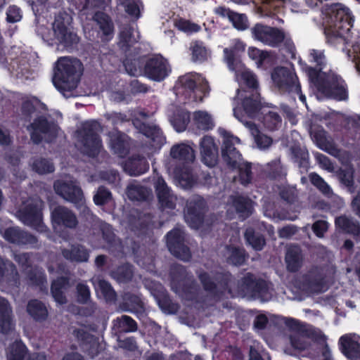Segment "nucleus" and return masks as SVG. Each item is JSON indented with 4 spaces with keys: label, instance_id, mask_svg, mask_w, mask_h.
Instances as JSON below:
<instances>
[{
    "label": "nucleus",
    "instance_id": "1",
    "mask_svg": "<svg viewBox=\"0 0 360 360\" xmlns=\"http://www.w3.org/2000/svg\"><path fill=\"white\" fill-rule=\"evenodd\" d=\"M309 61L316 63V67H307L306 72L311 84L324 96L338 101H347L349 98L347 85L345 81L333 72H323L326 64L324 51L310 50Z\"/></svg>",
    "mask_w": 360,
    "mask_h": 360
},
{
    "label": "nucleus",
    "instance_id": "2",
    "mask_svg": "<svg viewBox=\"0 0 360 360\" xmlns=\"http://www.w3.org/2000/svg\"><path fill=\"white\" fill-rule=\"evenodd\" d=\"M323 26L328 44H348L352 37L354 16L350 9L340 3L326 4L321 8Z\"/></svg>",
    "mask_w": 360,
    "mask_h": 360
},
{
    "label": "nucleus",
    "instance_id": "3",
    "mask_svg": "<svg viewBox=\"0 0 360 360\" xmlns=\"http://www.w3.org/2000/svg\"><path fill=\"white\" fill-rule=\"evenodd\" d=\"M31 141L35 145L42 142L53 143L59 135L60 127L57 120L49 114L37 115L25 126Z\"/></svg>",
    "mask_w": 360,
    "mask_h": 360
},
{
    "label": "nucleus",
    "instance_id": "4",
    "mask_svg": "<svg viewBox=\"0 0 360 360\" xmlns=\"http://www.w3.org/2000/svg\"><path fill=\"white\" fill-rule=\"evenodd\" d=\"M83 70V64L79 59L60 58L54 71L53 84L56 86L65 85L70 88L76 87L80 81Z\"/></svg>",
    "mask_w": 360,
    "mask_h": 360
},
{
    "label": "nucleus",
    "instance_id": "5",
    "mask_svg": "<svg viewBox=\"0 0 360 360\" xmlns=\"http://www.w3.org/2000/svg\"><path fill=\"white\" fill-rule=\"evenodd\" d=\"M285 326L290 330L289 340L292 347L297 350L307 349L311 346V341L321 336V333L315 328L303 324L298 320L292 318H283Z\"/></svg>",
    "mask_w": 360,
    "mask_h": 360
},
{
    "label": "nucleus",
    "instance_id": "6",
    "mask_svg": "<svg viewBox=\"0 0 360 360\" xmlns=\"http://www.w3.org/2000/svg\"><path fill=\"white\" fill-rule=\"evenodd\" d=\"M101 129L99 122L92 120L85 122L77 131L79 141L83 153L88 158H97L103 149L102 139L98 134Z\"/></svg>",
    "mask_w": 360,
    "mask_h": 360
},
{
    "label": "nucleus",
    "instance_id": "7",
    "mask_svg": "<svg viewBox=\"0 0 360 360\" xmlns=\"http://www.w3.org/2000/svg\"><path fill=\"white\" fill-rule=\"evenodd\" d=\"M42 207L43 202L39 198L30 199L19 209L18 217L25 224L43 232L45 231V226L41 221Z\"/></svg>",
    "mask_w": 360,
    "mask_h": 360
},
{
    "label": "nucleus",
    "instance_id": "8",
    "mask_svg": "<svg viewBox=\"0 0 360 360\" xmlns=\"http://www.w3.org/2000/svg\"><path fill=\"white\" fill-rule=\"evenodd\" d=\"M170 69L167 59L160 54L144 56L143 75L154 82L163 81L169 74Z\"/></svg>",
    "mask_w": 360,
    "mask_h": 360
},
{
    "label": "nucleus",
    "instance_id": "9",
    "mask_svg": "<svg viewBox=\"0 0 360 360\" xmlns=\"http://www.w3.org/2000/svg\"><path fill=\"white\" fill-rule=\"evenodd\" d=\"M264 110L260 94L255 91L251 92L249 95L244 97L241 102V108H235L233 109V115L238 120L246 124L245 116L255 119Z\"/></svg>",
    "mask_w": 360,
    "mask_h": 360
},
{
    "label": "nucleus",
    "instance_id": "10",
    "mask_svg": "<svg viewBox=\"0 0 360 360\" xmlns=\"http://www.w3.org/2000/svg\"><path fill=\"white\" fill-rule=\"evenodd\" d=\"M54 190L57 194L65 200L75 203L77 207L85 210V201L81 188L71 178L57 180L54 183Z\"/></svg>",
    "mask_w": 360,
    "mask_h": 360
},
{
    "label": "nucleus",
    "instance_id": "11",
    "mask_svg": "<svg viewBox=\"0 0 360 360\" xmlns=\"http://www.w3.org/2000/svg\"><path fill=\"white\" fill-rule=\"evenodd\" d=\"M271 79L276 86L282 92L299 94L301 86L295 74L285 67H277L271 73Z\"/></svg>",
    "mask_w": 360,
    "mask_h": 360
},
{
    "label": "nucleus",
    "instance_id": "12",
    "mask_svg": "<svg viewBox=\"0 0 360 360\" xmlns=\"http://www.w3.org/2000/svg\"><path fill=\"white\" fill-rule=\"evenodd\" d=\"M141 133L149 139L148 143L143 147V151L148 158L157 153L165 143L166 138L161 129L155 125L142 123L139 129Z\"/></svg>",
    "mask_w": 360,
    "mask_h": 360
},
{
    "label": "nucleus",
    "instance_id": "13",
    "mask_svg": "<svg viewBox=\"0 0 360 360\" xmlns=\"http://www.w3.org/2000/svg\"><path fill=\"white\" fill-rule=\"evenodd\" d=\"M53 30L55 38L68 51L72 50L79 42L77 34L70 30L68 23L61 15L56 17Z\"/></svg>",
    "mask_w": 360,
    "mask_h": 360
},
{
    "label": "nucleus",
    "instance_id": "14",
    "mask_svg": "<svg viewBox=\"0 0 360 360\" xmlns=\"http://www.w3.org/2000/svg\"><path fill=\"white\" fill-rule=\"evenodd\" d=\"M238 294L242 296H258L264 300L270 298L269 287L263 281H256L251 274H247L240 281L238 287Z\"/></svg>",
    "mask_w": 360,
    "mask_h": 360
},
{
    "label": "nucleus",
    "instance_id": "15",
    "mask_svg": "<svg viewBox=\"0 0 360 360\" xmlns=\"http://www.w3.org/2000/svg\"><path fill=\"white\" fill-rule=\"evenodd\" d=\"M184 241V232L179 228L174 229L167 235V245L170 252L181 260L188 261L191 252Z\"/></svg>",
    "mask_w": 360,
    "mask_h": 360
},
{
    "label": "nucleus",
    "instance_id": "16",
    "mask_svg": "<svg viewBox=\"0 0 360 360\" xmlns=\"http://www.w3.org/2000/svg\"><path fill=\"white\" fill-rule=\"evenodd\" d=\"M205 202L200 196H193L189 200L185 210V220L193 229L199 228L202 221V210Z\"/></svg>",
    "mask_w": 360,
    "mask_h": 360
},
{
    "label": "nucleus",
    "instance_id": "17",
    "mask_svg": "<svg viewBox=\"0 0 360 360\" xmlns=\"http://www.w3.org/2000/svg\"><path fill=\"white\" fill-rule=\"evenodd\" d=\"M309 134L311 139L319 148L335 156V158H338L335 155L338 152L336 147L333 143L329 140L328 133L322 126L316 124H311Z\"/></svg>",
    "mask_w": 360,
    "mask_h": 360
},
{
    "label": "nucleus",
    "instance_id": "18",
    "mask_svg": "<svg viewBox=\"0 0 360 360\" xmlns=\"http://www.w3.org/2000/svg\"><path fill=\"white\" fill-rule=\"evenodd\" d=\"M110 138V147L118 158H127L126 155L129 153L130 143L128 141V136L120 131H110L108 134ZM130 158H143L139 155H133Z\"/></svg>",
    "mask_w": 360,
    "mask_h": 360
},
{
    "label": "nucleus",
    "instance_id": "19",
    "mask_svg": "<svg viewBox=\"0 0 360 360\" xmlns=\"http://www.w3.org/2000/svg\"><path fill=\"white\" fill-rule=\"evenodd\" d=\"M0 233L9 243L17 245L34 244L37 239L34 236L21 231L17 227H0Z\"/></svg>",
    "mask_w": 360,
    "mask_h": 360
},
{
    "label": "nucleus",
    "instance_id": "20",
    "mask_svg": "<svg viewBox=\"0 0 360 360\" xmlns=\"http://www.w3.org/2000/svg\"><path fill=\"white\" fill-rule=\"evenodd\" d=\"M14 259L18 262L24 271L27 274L28 278L34 283L42 285L46 282L44 274L37 269H33L31 264V258L27 253H15Z\"/></svg>",
    "mask_w": 360,
    "mask_h": 360
},
{
    "label": "nucleus",
    "instance_id": "21",
    "mask_svg": "<svg viewBox=\"0 0 360 360\" xmlns=\"http://www.w3.org/2000/svg\"><path fill=\"white\" fill-rule=\"evenodd\" d=\"M176 85L178 90L184 94H188L189 96H191V94H195V91H200L205 94L207 89H208L207 84H198L195 77L191 74L179 77Z\"/></svg>",
    "mask_w": 360,
    "mask_h": 360
},
{
    "label": "nucleus",
    "instance_id": "22",
    "mask_svg": "<svg viewBox=\"0 0 360 360\" xmlns=\"http://www.w3.org/2000/svg\"><path fill=\"white\" fill-rule=\"evenodd\" d=\"M155 187L161 205L166 208L174 209L177 198L171 193L162 178L158 177L155 182Z\"/></svg>",
    "mask_w": 360,
    "mask_h": 360
},
{
    "label": "nucleus",
    "instance_id": "23",
    "mask_svg": "<svg viewBox=\"0 0 360 360\" xmlns=\"http://www.w3.org/2000/svg\"><path fill=\"white\" fill-rule=\"evenodd\" d=\"M340 344L342 352L348 358L354 359L360 356V338L354 335H345L340 338Z\"/></svg>",
    "mask_w": 360,
    "mask_h": 360
},
{
    "label": "nucleus",
    "instance_id": "24",
    "mask_svg": "<svg viewBox=\"0 0 360 360\" xmlns=\"http://www.w3.org/2000/svg\"><path fill=\"white\" fill-rule=\"evenodd\" d=\"M53 224L63 225L68 228H74L77 224L75 215L64 207H56L51 213Z\"/></svg>",
    "mask_w": 360,
    "mask_h": 360
},
{
    "label": "nucleus",
    "instance_id": "25",
    "mask_svg": "<svg viewBox=\"0 0 360 360\" xmlns=\"http://www.w3.org/2000/svg\"><path fill=\"white\" fill-rule=\"evenodd\" d=\"M18 280L19 275L15 265L0 257V284L14 285L17 284Z\"/></svg>",
    "mask_w": 360,
    "mask_h": 360
},
{
    "label": "nucleus",
    "instance_id": "26",
    "mask_svg": "<svg viewBox=\"0 0 360 360\" xmlns=\"http://www.w3.org/2000/svg\"><path fill=\"white\" fill-rule=\"evenodd\" d=\"M200 158H219V141L210 135L203 136L198 146Z\"/></svg>",
    "mask_w": 360,
    "mask_h": 360
},
{
    "label": "nucleus",
    "instance_id": "27",
    "mask_svg": "<svg viewBox=\"0 0 360 360\" xmlns=\"http://www.w3.org/2000/svg\"><path fill=\"white\" fill-rule=\"evenodd\" d=\"M168 171L173 175L176 184L184 189L191 188L195 182V178L187 167H169Z\"/></svg>",
    "mask_w": 360,
    "mask_h": 360
},
{
    "label": "nucleus",
    "instance_id": "28",
    "mask_svg": "<svg viewBox=\"0 0 360 360\" xmlns=\"http://www.w3.org/2000/svg\"><path fill=\"white\" fill-rule=\"evenodd\" d=\"M169 158H196V145L192 141H186L173 145Z\"/></svg>",
    "mask_w": 360,
    "mask_h": 360
},
{
    "label": "nucleus",
    "instance_id": "29",
    "mask_svg": "<svg viewBox=\"0 0 360 360\" xmlns=\"http://www.w3.org/2000/svg\"><path fill=\"white\" fill-rule=\"evenodd\" d=\"M13 327L11 308L6 299L0 297V332L8 333Z\"/></svg>",
    "mask_w": 360,
    "mask_h": 360
},
{
    "label": "nucleus",
    "instance_id": "30",
    "mask_svg": "<svg viewBox=\"0 0 360 360\" xmlns=\"http://www.w3.org/2000/svg\"><path fill=\"white\" fill-rule=\"evenodd\" d=\"M287 268L290 271H297L303 263V255L298 246H290L285 255Z\"/></svg>",
    "mask_w": 360,
    "mask_h": 360
},
{
    "label": "nucleus",
    "instance_id": "31",
    "mask_svg": "<svg viewBox=\"0 0 360 360\" xmlns=\"http://www.w3.org/2000/svg\"><path fill=\"white\" fill-rule=\"evenodd\" d=\"M240 140L233 135L227 134L224 136L221 146V158H241L242 155L236 148V144H240Z\"/></svg>",
    "mask_w": 360,
    "mask_h": 360
},
{
    "label": "nucleus",
    "instance_id": "32",
    "mask_svg": "<svg viewBox=\"0 0 360 360\" xmlns=\"http://www.w3.org/2000/svg\"><path fill=\"white\" fill-rule=\"evenodd\" d=\"M134 30L131 26H126L120 31L118 45L124 52L129 51L139 41L134 34Z\"/></svg>",
    "mask_w": 360,
    "mask_h": 360
},
{
    "label": "nucleus",
    "instance_id": "33",
    "mask_svg": "<svg viewBox=\"0 0 360 360\" xmlns=\"http://www.w3.org/2000/svg\"><path fill=\"white\" fill-rule=\"evenodd\" d=\"M27 311L35 321H43L48 316V310L44 303L37 300H30L27 306Z\"/></svg>",
    "mask_w": 360,
    "mask_h": 360
},
{
    "label": "nucleus",
    "instance_id": "34",
    "mask_svg": "<svg viewBox=\"0 0 360 360\" xmlns=\"http://www.w3.org/2000/svg\"><path fill=\"white\" fill-rule=\"evenodd\" d=\"M335 224L338 228L352 233L358 241H360V226L356 221L341 216L336 219Z\"/></svg>",
    "mask_w": 360,
    "mask_h": 360
},
{
    "label": "nucleus",
    "instance_id": "35",
    "mask_svg": "<svg viewBox=\"0 0 360 360\" xmlns=\"http://www.w3.org/2000/svg\"><path fill=\"white\" fill-rule=\"evenodd\" d=\"M263 115L262 117V124L264 127L270 131L278 130L282 124V118L278 112L273 110H268L266 112L265 110L261 112Z\"/></svg>",
    "mask_w": 360,
    "mask_h": 360
},
{
    "label": "nucleus",
    "instance_id": "36",
    "mask_svg": "<svg viewBox=\"0 0 360 360\" xmlns=\"http://www.w3.org/2000/svg\"><path fill=\"white\" fill-rule=\"evenodd\" d=\"M246 125L250 129L251 134L254 137V141L259 148L265 149L271 145L273 142L272 139L270 136L261 133L255 122L252 121L246 122Z\"/></svg>",
    "mask_w": 360,
    "mask_h": 360
},
{
    "label": "nucleus",
    "instance_id": "37",
    "mask_svg": "<svg viewBox=\"0 0 360 360\" xmlns=\"http://www.w3.org/2000/svg\"><path fill=\"white\" fill-rule=\"evenodd\" d=\"M148 164L144 159H127L124 165V171L131 176H138L147 172Z\"/></svg>",
    "mask_w": 360,
    "mask_h": 360
},
{
    "label": "nucleus",
    "instance_id": "38",
    "mask_svg": "<svg viewBox=\"0 0 360 360\" xmlns=\"http://www.w3.org/2000/svg\"><path fill=\"white\" fill-rule=\"evenodd\" d=\"M190 50L193 62L202 63L207 60L208 50L203 41L199 40L192 41Z\"/></svg>",
    "mask_w": 360,
    "mask_h": 360
},
{
    "label": "nucleus",
    "instance_id": "39",
    "mask_svg": "<svg viewBox=\"0 0 360 360\" xmlns=\"http://www.w3.org/2000/svg\"><path fill=\"white\" fill-rule=\"evenodd\" d=\"M230 202L240 217H246L251 214L252 206L249 199L243 196H232L230 198Z\"/></svg>",
    "mask_w": 360,
    "mask_h": 360
},
{
    "label": "nucleus",
    "instance_id": "40",
    "mask_svg": "<svg viewBox=\"0 0 360 360\" xmlns=\"http://www.w3.org/2000/svg\"><path fill=\"white\" fill-rule=\"evenodd\" d=\"M144 56L130 57L127 56L123 61V65L126 72L131 76L138 75L141 70L143 72Z\"/></svg>",
    "mask_w": 360,
    "mask_h": 360
},
{
    "label": "nucleus",
    "instance_id": "41",
    "mask_svg": "<svg viewBox=\"0 0 360 360\" xmlns=\"http://www.w3.org/2000/svg\"><path fill=\"white\" fill-rule=\"evenodd\" d=\"M193 120L196 128L201 131H207L212 129L214 126L211 116L206 112H195Z\"/></svg>",
    "mask_w": 360,
    "mask_h": 360
},
{
    "label": "nucleus",
    "instance_id": "42",
    "mask_svg": "<svg viewBox=\"0 0 360 360\" xmlns=\"http://www.w3.org/2000/svg\"><path fill=\"white\" fill-rule=\"evenodd\" d=\"M68 287V282L63 277L54 281L51 285V294L55 301L59 304H63L66 302L65 297L63 295L64 290Z\"/></svg>",
    "mask_w": 360,
    "mask_h": 360
},
{
    "label": "nucleus",
    "instance_id": "43",
    "mask_svg": "<svg viewBox=\"0 0 360 360\" xmlns=\"http://www.w3.org/2000/svg\"><path fill=\"white\" fill-rule=\"evenodd\" d=\"M285 38V34L283 30L275 27H271L264 44L273 48H276L284 41Z\"/></svg>",
    "mask_w": 360,
    "mask_h": 360
},
{
    "label": "nucleus",
    "instance_id": "44",
    "mask_svg": "<svg viewBox=\"0 0 360 360\" xmlns=\"http://www.w3.org/2000/svg\"><path fill=\"white\" fill-rule=\"evenodd\" d=\"M97 295L106 301H112L115 298V292L111 285L104 280L98 279L94 283Z\"/></svg>",
    "mask_w": 360,
    "mask_h": 360
},
{
    "label": "nucleus",
    "instance_id": "45",
    "mask_svg": "<svg viewBox=\"0 0 360 360\" xmlns=\"http://www.w3.org/2000/svg\"><path fill=\"white\" fill-rule=\"evenodd\" d=\"M119 5L131 19L138 20L141 17L140 0H119Z\"/></svg>",
    "mask_w": 360,
    "mask_h": 360
},
{
    "label": "nucleus",
    "instance_id": "46",
    "mask_svg": "<svg viewBox=\"0 0 360 360\" xmlns=\"http://www.w3.org/2000/svg\"><path fill=\"white\" fill-rule=\"evenodd\" d=\"M63 256L69 260L75 262H86L89 257V253L82 246H72L70 250L63 251Z\"/></svg>",
    "mask_w": 360,
    "mask_h": 360
},
{
    "label": "nucleus",
    "instance_id": "47",
    "mask_svg": "<svg viewBox=\"0 0 360 360\" xmlns=\"http://www.w3.org/2000/svg\"><path fill=\"white\" fill-rule=\"evenodd\" d=\"M8 360H30L26 347L20 342H16L9 348Z\"/></svg>",
    "mask_w": 360,
    "mask_h": 360
},
{
    "label": "nucleus",
    "instance_id": "48",
    "mask_svg": "<svg viewBox=\"0 0 360 360\" xmlns=\"http://www.w3.org/2000/svg\"><path fill=\"white\" fill-rule=\"evenodd\" d=\"M150 194L149 190L139 184H131L127 189V195L131 200H145Z\"/></svg>",
    "mask_w": 360,
    "mask_h": 360
},
{
    "label": "nucleus",
    "instance_id": "49",
    "mask_svg": "<svg viewBox=\"0 0 360 360\" xmlns=\"http://www.w3.org/2000/svg\"><path fill=\"white\" fill-rule=\"evenodd\" d=\"M224 256L229 262L234 265L241 264L245 259L243 250L235 247L225 248Z\"/></svg>",
    "mask_w": 360,
    "mask_h": 360
},
{
    "label": "nucleus",
    "instance_id": "50",
    "mask_svg": "<svg viewBox=\"0 0 360 360\" xmlns=\"http://www.w3.org/2000/svg\"><path fill=\"white\" fill-rule=\"evenodd\" d=\"M345 160H347V159H344ZM344 166L343 167H339V174L341 181L349 188L350 192H354V189L352 188L353 186V169L348 165L347 161L345 162H342Z\"/></svg>",
    "mask_w": 360,
    "mask_h": 360
},
{
    "label": "nucleus",
    "instance_id": "51",
    "mask_svg": "<svg viewBox=\"0 0 360 360\" xmlns=\"http://www.w3.org/2000/svg\"><path fill=\"white\" fill-rule=\"evenodd\" d=\"M191 115L188 111H180L174 115L172 123L175 129L178 132H181L186 130L188 124L190 122Z\"/></svg>",
    "mask_w": 360,
    "mask_h": 360
},
{
    "label": "nucleus",
    "instance_id": "52",
    "mask_svg": "<svg viewBox=\"0 0 360 360\" xmlns=\"http://www.w3.org/2000/svg\"><path fill=\"white\" fill-rule=\"evenodd\" d=\"M114 323L119 330L122 332H134L137 328L136 322L131 317L126 315L117 318Z\"/></svg>",
    "mask_w": 360,
    "mask_h": 360
},
{
    "label": "nucleus",
    "instance_id": "53",
    "mask_svg": "<svg viewBox=\"0 0 360 360\" xmlns=\"http://www.w3.org/2000/svg\"><path fill=\"white\" fill-rule=\"evenodd\" d=\"M327 288L326 279L322 275H320L313 278L309 282L307 286L304 287L303 290L310 292H320L325 291Z\"/></svg>",
    "mask_w": 360,
    "mask_h": 360
},
{
    "label": "nucleus",
    "instance_id": "54",
    "mask_svg": "<svg viewBox=\"0 0 360 360\" xmlns=\"http://www.w3.org/2000/svg\"><path fill=\"white\" fill-rule=\"evenodd\" d=\"M99 27L105 36L112 34L114 26L109 16L103 13L96 14Z\"/></svg>",
    "mask_w": 360,
    "mask_h": 360
},
{
    "label": "nucleus",
    "instance_id": "55",
    "mask_svg": "<svg viewBox=\"0 0 360 360\" xmlns=\"http://www.w3.org/2000/svg\"><path fill=\"white\" fill-rule=\"evenodd\" d=\"M36 110V108L30 100L23 101L20 106V120L24 122L29 124L32 121V115Z\"/></svg>",
    "mask_w": 360,
    "mask_h": 360
},
{
    "label": "nucleus",
    "instance_id": "56",
    "mask_svg": "<svg viewBox=\"0 0 360 360\" xmlns=\"http://www.w3.org/2000/svg\"><path fill=\"white\" fill-rule=\"evenodd\" d=\"M247 242L256 250H260L265 242L262 236L255 233L252 229H248L245 233Z\"/></svg>",
    "mask_w": 360,
    "mask_h": 360
},
{
    "label": "nucleus",
    "instance_id": "57",
    "mask_svg": "<svg viewBox=\"0 0 360 360\" xmlns=\"http://www.w3.org/2000/svg\"><path fill=\"white\" fill-rule=\"evenodd\" d=\"M310 181L323 195L330 198L333 195V191L330 186L316 174L309 175Z\"/></svg>",
    "mask_w": 360,
    "mask_h": 360
},
{
    "label": "nucleus",
    "instance_id": "58",
    "mask_svg": "<svg viewBox=\"0 0 360 360\" xmlns=\"http://www.w3.org/2000/svg\"><path fill=\"white\" fill-rule=\"evenodd\" d=\"M75 335L82 341L91 343V348L89 354H91L92 357L98 353V343L94 340L93 337L86 333L83 328H79L74 331Z\"/></svg>",
    "mask_w": 360,
    "mask_h": 360
},
{
    "label": "nucleus",
    "instance_id": "59",
    "mask_svg": "<svg viewBox=\"0 0 360 360\" xmlns=\"http://www.w3.org/2000/svg\"><path fill=\"white\" fill-rule=\"evenodd\" d=\"M32 168L35 172L41 174L50 173L54 170V167L49 159H34Z\"/></svg>",
    "mask_w": 360,
    "mask_h": 360
},
{
    "label": "nucleus",
    "instance_id": "60",
    "mask_svg": "<svg viewBox=\"0 0 360 360\" xmlns=\"http://www.w3.org/2000/svg\"><path fill=\"white\" fill-rule=\"evenodd\" d=\"M270 27V26L264 25L261 23L255 24L251 29L253 38L264 44L265 39L267 37V34Z\"/></svg>",
    "mask_w": 360,
    "mask_h": 360
},
{
    "label": "nucleus",
    "instance_id": "61",
    "mask_svg": "<svg viewBox=\"0 0 360 360\" xmlns=\"http://www.w3.org/2000/svg\"><path fill=\"white\" fill-rule=\"evenodd\" d=\"M229 20L238 30H245L248 27V18L245 14H239L233 11L230 16Z\"/></svg>",
    "mask_w": 360,
    "mask_h": 360
},
{
    "label": "nucleus",
    "instance_id": "62",
    "mask_svg": "<svg viewBox=\"0 0 360 360\" xmlns=\"http://www.w3.org/2000/svg\"><path fill=\"white\" fill-rule=\"evenodd\" d=\"M238 173L241 184H248L251 179L250 164L248 162L240 163L238 168Z\"/></svg>",
    "mask_w": 360,
    "mask_h": 360
},
{
    "label": "nucleus",
    "instance_id": "63",
    "mask_svg": "<svg viewBox=\"0 0 360 360\" xmlns=\"http://www.w3.org/2000/svg\"><path fill=\"white\" fill-rule=\"evenodd\" d=\"M22 12L21 9L15 6L11 5L6 11V21L9 23H15L21 20Z\"/></svg>",
    "mask_w": 360,
    "mask_h": 360
},
{
    "label": "nucleus",
    "instance_id": "64",
    "mask_svg": "<svg viewBox=\"0 0 360 360\" xmlns=\"http://www.w3.org/2000/svg\"><path fill=\"white\" fill-rule=\"evenodd\" d=\"M176 27L184 32H197L200 30L198 24L182 18L176 22Z\"/></svg>",
    "mask_w": 360,
    "mask_h": 360
}]
</instances>
